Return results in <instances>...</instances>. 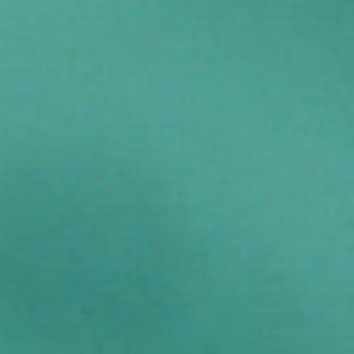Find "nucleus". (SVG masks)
<instances>
[{
	"instance_id": "nucleus-1",
	"label": "nucleus",
	"mask_w": 354,
	"mask_h": 354,
	"mask_svg": "<svg viewBox=\"0 0 354 354\" xmlns=\"http://www.w3.org/2000/svg\"><path fill=\"white\" fill-rule=\"evenodd\" d=\"M283 295V354H288V288L286 289H149V292H263Z\"/></svg>"
},
{
	"instance_id": "nucleus-2",
	"label": "nucleus",
	"mask_w": 354,
	"mask_h": 354,
	"mask_svg": "<svg viewBox=\"0 0 354 354\" xmlns=\"http://www.w3.org/2000/svg\"><path fill=\"white\" fill-rule=\"evenodd\" d=\"M284 268L283 279L281 286H147V288H288V278Z\"/></svg>"
},
{
	"instance_id": "nucleus-3",
	"label": "nucleus",
	"mask_w": 354,
	"mask_h": 354,
	"mask_svg": "<svg viewBox=\"0 0 354 354\" xmlns=\"http://www.w3.org/2000/svg\"><path fill=\"white\" fill-rule=\"evenodd\" d=\"M286 254H284V256H283V261L286 262Z\"/></svg>"
},
{
	"instance_id": "nucleus-4",
	"label": "nucleus",
	"mask_w": 354,
	"mask_h": 354,
	"mask_svg": "<svg viewBox=\"0 0 354 354\" xmlns=\"http://www.w3.org/2000/svg\"><path fill=\"white\" fill-rule=\"evenodd\" d=\"M283 82H284V84H286V77H284Z\"/></svg>"
},
{
	"instance_id": "nucleus-5",
	"label": "nucleus",
	"mask_w": 354,
	"mask_h": 354,
	"mask_svg": "<svg viewBox=\"0 0 354 354\" xmlns=\"http://www.w3.org/2000/svg\"><path fill=\"white\" fill-rule=\"evenodd\" d=\"M283 115H284V118H285L286 117V111H284Z\"/></svg>"
},
{
	"instance_id": "nucleus-6",
	"label": "nucleus",
	"mask_w": 354,
	"mask_h": 354,
	"mask_svg": "<svg viewBox=\"0 0 354 354\" xmlns=\"http://www.w3.org/2000/svg\"><path fill=\"white\" fill-rule=\"evenodd\" d=\"M283 95H284V97H286V91H284Z\"/></svg>"
}]
</instances>
